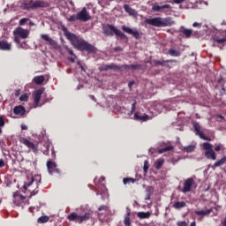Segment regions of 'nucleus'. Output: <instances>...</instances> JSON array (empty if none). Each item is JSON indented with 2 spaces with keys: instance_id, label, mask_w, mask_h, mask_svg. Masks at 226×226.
Masks as SVG:
<instances>
[{
  "instance_id": "f257e3e1",
  "label": "nucleus",
  "mask_w": 226,
  "mask_h": 226,
  "mask_svg": "<svg viewBox=\"0 0 226 226\" xmlns=\"http://www.w3.org/2000/svg\"><path fill=\"white\" fill-rule=\"evenodd\" d=\"M65 36L69 40V41L78 50H86V52L93 53L96 50L94 46L91 45V43L84 41L83 39H79L77 35L72 34L70 32H65Z\"/></svg>"
},
{
  "instance_id": "f03ea898",
  "label": "nucleus",
  "mask_w": 226,
  "mask_h": 226,
  "mask_svg": "<svg viewBox=\"0 0 226 226\" xmlns=\"http://www.w3.org/2000/svg\"><path fill=\"white\" fill-rule=\"evenodd\" d=\"M146 23L154 27H167L169 26H174L176 22L172 21L170 18H152L146 19Z\"/></svg>"
},
{
  "instance_id": "7ed1b4c3",
  "label": "nucleus",
  "mask_w": 226,
  "mask_h": 226,
  "mask_svg": "<svg viewBox=\"0 0 226 226\" xmlns=\"http://www.w3.org/2000/svg\"><path fill=\"white\" fill-rule=\"evenodd\" d=\"M13 34L14 41L17 43L18 49H22V43H20V40H26L29 37V30L19 26L14 29Z\"/></svg>"
},
{
  "instance_id": "20e7f679",
  "label": "nucleus",
  "mask_w": 226,
  "mask_h": 226,
  "mask_svg": "<svg viewBox=\"0 0 226 226\" xmlns=\"http://www.w3.org/2000/svg\"><path fill=\"white\" fill-rule=\"evenodd\" d=\"M69 22H75L76 20H79L80 22H87V20H91V15L87 13V9L84 7L77 14H73L67 18Z\"/></svg>"
},
{
  "instance_id": "39448f33",
  "label": "nucleus",
  "mask_w": 226,
  "mask_h": 226,
  "mask_svg": "<svg viewBox=\"0 0 226 226\" xmlns=\"http://www.w3.org/2000/svg\"><path fill=\"white\" fill-rule=\"evenodd\" d=\"M91 216H93V211L88 210L83 215H79L77 213H71L67 218L68 220H70V222H75L76 223H82L83 222H87V220H89Z\"/></svg>"
},
{
  "instance_id": "423d86ee",
  "label": "nucleus",
  "mask_w": 226,
  "mask_h": 226,
  "mask_svg": "<svg viewBox=\"0 0 226 226\" xmlns=\"http://www.w3.org/2000/svg\"><path fill=\"white\" fill-rule=\"evenodd\" d=\"M103 33L106 36H112L114 34L119 38H126V35L121 32V30L116 28V26L112 25H108L103 27Z\"/></svg>"
},
{
  "instance_id": "0eeeda50",
  "label": "nucleus",
  "mask_w": 226,
  "mask_h": 226,
  "mask_svg": "<svg viewBox=\"0 0 226 226\" xmlns=\"http://www.w3.org/2000/svg\"><path fill=\"white\" fill-rule=\"evenodd\" d=\"M170 105H172V103L169 102H165L163 104L161 102H155L154 105L153 106L154 114H162V112H163V109H166V110H172Z\"/></svg>"
},
{
  "instance_id": "6e6552de",
  "label": "nucleus",
  "mask_w": 226,
  "mask_h": 226,
  "mask_svg": "<svg viewBox=\"0 0 226 226\" xmlns=\"http://www.w3.org/2000/svg\"><path fill=\"white\" fill-rule=\"evenodd\" d=\"M41 38L42 40H44V41H47L49 43V45H50L56 50L61 49V46H59V44H57V41H55L54 39H52L50 36H49V34H41Z\"/></svg>"
},
{
  "instance_id": "1a4fd4ad",
  "label": "nucleus",
  "mask_w": 226,
  "mask_h": 226,
  "mask_svg": "<svg viewBox=\"0 0 226 226\" xmlns=\"http://www.w3.org/2000/svg\"><path fill=\"white\" fill-rule=\"evenodd\" d=\"M45 91V88H40L38 90H35L33 94L34 96V107L36 109L37 107H40V100H41V95L43 94Z\"/></svg>"
},
{
  "instance_id": "9d476101",
  "label": "nucleus",
  "mask_w": 226,
  "mask_h": 226,
  "mask_svg": "<svg viewBox=\"0 0 226 226\" xmlns=\"http://www.w3.org/2000/svg\"><path fill=\"white\" fill-rule=\"evenodd\" d=\"M122 30L124 33H127V34H132L136 40H140V33L137 29H132L126 26H122Z\"/></svg>"
},
{
  "instance_id": "9b49d317",
  "label": "nucleus",
  "mask_w": 226,
  "mask_h": 226,
  "mask_svg": "<svg viewBox=\"0 0 226 226\" xmlns=\"http://www.w3.org/2000/svg\"><path fill=\"white\" fill-rule=\"evenodd\" d=\"M19 141L21 142V144H24V146H26V147H28L29 149H32L34 153H38V147H36L34 143L29 141V139L26 138H20Z\"/></svg>"
},
{
  "instance_id": "f8f14e48",
  "label": "nucleus",
  "mask_w": 226,
  "mask_h": 226,
  "mask_svg": "<svg viewBox=\"0 0 226 226\" xmlns=\"http://www.w3.org/2000/svg\"><path fill=\"white\" fill-rule=\"evenodd\" d=\"M195 181L193 178H188L184 183V188L182 190L183 193H188V192H192V188H193V184Z\"/></svg>"
},
{
  "instance_id": "ddd939ff",
  "label": "nucleus",
  "mask_w": 226,
  "mask_h": 226,
  "mask_svg": "<svg viewBox=\"0 0 226 226\" xmlns=\"http://www.w3.org/2000/svg\"><path fill=\"white\" fill-rule=\"evenodd\" d=\"M47 168L49 170V174H59V169H57V164L54 162L48 161L47 162Z\"/></svg>"
},
{
  "instance_id": "4468645a",
  "label": "nucleus",
  "mask_w": 226,
  "mask_h": 226,
  "mask_svg": "<svg viewBox=\"0 0 226 226\" xmlns=\"http://www.w3.org/2000/svg\"><path fill=\"white\" fill-rule=\"evenodd\" d=\"M134 119L135 121H141L142 123L146 121H149L150 119H153V117H150L147 114H140V112L134 113Z\"/></svg>"
},
{
  "instance_id": "2eb2a0df",
  "label": "nucleus",
  "mask_w": 226,
  "mask_h": 226,
  "mask_svg": "<svg viewBox=\"0 0 226 226\" xmlns=\"http://www.w3.org/2000/svg\"><path fill=\"white\" fill-rule=\"evenodd\" d=\"M192 126L194 128L196 135H199L200 139H202V140H207V137H206V135H204V132L200 131V124L199 123L193 122Z\"/></svg>"
},
{
  "instance_id": "dca6fc26",
  "label": "nucleus",
  "mask_w": 226,
  "mask_h": 226,
  "mask_svg": "<svg viewBox=\"0 0 226 226\" xmlns=\"http://www.w3.org/2000/svg\"><path fill=\"white\" fill-rule=\"evenodd\" d=\"M109 70H119V66L116 64H102L99 67V72H109Z\"/></svg>"
},
{
  "instance_id": "f3484780",
  "label": "nucleus",
  "mask_w": 226,
  "mask_h": 226,
  "mask_svg": "<svg viewBox=\"0 0 226 226\" xmlns=\"http://www.w3.org/2000/svg\"><path fill=\"white\" fill-rule=\"evenodd\" d=\"M153 11H165V10H170V4H163V5H153Z\"/></svg>"
},
{
  "instance_id": "a211bd4d",
  "label": "nucleus",
  "mask_w": 226,
  "mask_h": 226,
  "mask_svg": "<svg viewBox=\"0 0 226 226\" xmlns=\"http://www.w3.org/2000/svg\"><path fill=\"white\" fill-rule=\"evenodd\" d=\"M13 113L16 116H24V114H26V108H24L22 105L16 106L13 109Z\"/></svg>"
},
{
  "instance_id": "6ab92c4d",
  "label": "nucleus",
  "mask_w": 226,
  "mask_h": 226,
  "mask_svg": "<svg viewBox=\"0 0 226 226\" xmlns=\"http://www.w3.org/2000/svg\"><path fill=\"white\" fill-rule=\"evenodd\" d=\"M48 6H49V4L45 1H41V0L34 1V10L36 8H47Z\"/></svg>"
},
{
  "instance_id": "aec40b11",
  "label": "nucleus",
  "mask_w": 226,
  "mask_h": 226,
  "mask_svg": "<svg viewBox=\"0 0 226 226\" xmlns=\"http://www.w3.org/2000/svg\"><path fill=\"white\" fill-rule=\"evenodd\" d=\"M194 213L198 216H201L203 218V216H207L208 215H211V213H213V208L206 210H196Z\"/></svg>"
},
{
  "instance_id": "412c9836",
  "label": "nucleus",
  "mask_w": 226,
  "mask_h": 226,
  "mask_svg": "<svg viewBox=\"0 0 226 226\" xmlns=\"http://www.w3.org/2000/svg\"><path fill=\"white\" fill-rule=\"evenodd\" d=\"M179 33H182L185 38H190L192 36V29L185 28V26H180Z\"/></svg>"
},
{
  "instance_id": "4be33fe9",
  "label": "nucleus",
  "mask_w": 226,
  "mask_h": 226,
  "mask_svg": "<svg viewBox=\"0 0 226 226\" xmlns=\"http://www.w3.org/2000/svg\"><path fill=\"white\" fill-rule=\"evenodd\" d=\"M205 156L208 159V160H216V153H215V150H207L205 152Z\"/></svg>"
},
{
  "instance_id": "5701e85b",
  "label": "nucleus",
  "mask_w": 226,
  "mask_h": 226,
  "mask_svg": "<svg viewBox=\"0 0 226 226\" xmlns=\"http://www.w3.org/2000/svg\"><path fill=\"white\" fill-rule=\"evenodd\" d=\"M22 6L24 10H34V0L25 2Z\"/></svg>"
},
{
  "instance_id": "b1692460",
  "label": "nucleus",
  "mask_w": 226,
  "mask_h": 226,
  "mask_svg": "<svg viewBox=\"0 0 226 226\" xmlns=\"http://www.w3.org/2000/svg\"><path fill=\"white\" fill-rule=\"evenodd\" d=\"M0 50H11V44L4 41H0Z\"/></svg>"
},
{
  "instance_id": "393cba45",
  "label": "nucleus",
  "mask_w": 226,
  "mask_h": 226,
  "mask_svg": "<svg viewBox=\"0 0 226 226\" xmlns=\"http://www.w3.org/2000/svg\"><path fill=\"white\" fill-rule=\"evenodd\" d=\"M33 82H34V84H37V86H41V84H43V82H45V77L43 75L35 76L33 79Z\"/></svg>"
},
{
  "instance_id": "a878e982",
  "label": "nucleus",
  "mask_w": 226,
  "mask_h": 226,
  "mask_svg": "<svg viewBox=\"0 0 226 226\" xmlns=\"http://www.w3.org/2000/svg\"><path fill=\"white\" fill-rule=\"evenodd\" d=\"M214 41H216L219 45H223V43H226V36L220 37L218 35H215L213 37Z\"/></svg>"
},
{
  "instance_id": "bb28decb",
  "label": "nucleus",
  "mask_w": 226,
  "mask_h": 226,
  "mask_svg": "<svg viewBox=\"0 0 226 226\" xmlns=\"http://www.w3.org/2000/svg\"><path fill=\"white\" fill-rule=\"evenodd\" d=\"M64 49L68 52V54H70V56H72L69 58L70 61H72V63H75V59H77V56H75V54H73V50H72L70 48H68V46H64Z\"/></svg>"
},
{
  "instance_id": "cd10ccee",
  "label": "nucleus",
  "mask_w": 226,
  "mask_h": 226,
  "mask_svg": "<svg viewBox=\"0 0 226 226\" xmlns=\"http://www.w3.org/2000/svg\"><path fill=\"white\" fill-rule=\"evenodd\" d=\"M186 207V202H185V201H176L173 204V207L175 209H182V207Z\"/></svg>"
},
{
  "instance_id": "c85d7f7f",
  "label": "nucleus",
  "mask_w": 226,
  "mask_h": 226,
  "mask_svg": "<svg viewBox=\"0 0 226 226\" xmlns=\"http://www.w3.org/2000/svg\"><path fill=\"white\" fill-rule=\"evenodd\" d=\"M168 54L172 57H179V56H181V52H179V50L172 49H169Z\"/></svg>"
},
{
  "instance_id": "c756f323",
  "label": "nucleus",
  "mask_w": 226,
  "mask_h": 226,
  "mask_svg": "<svg viewBox=\"0 0 226 226\" xmlns=\"http://www.w3.org/2000/svg\"><path fill=\"white\" fill-rule=\"evenodd\" d=\"M138 216L140 218V220H145L146 218L151 217L150 212H139Z\"/></svg>"
},
{
  "instance_id": "7c9ffc66",
  "label": "nucleus",
  "mask_w": 226,
  "mask_h": 226,
  "mask_svg": "<svg viewBox=\"0 0 226 226\" xmlns=\"http://www.w3.org/2000/svg\"><path fill=\"white\" fill-rule=\"evenodd\" d=\"M226 163V156H223L221 160L215 162L214 167H222V165H225Z\"/></svg>"
},
{
  "instance_id": "2f4dec72",
  "label": "nucleus",
  "mask_w": 226,
  "mask_h": 226,
  "mask_svg": "<svg viewBox=\"0 0 226 226\" xmlns=\"http://www.w3.org/2000/svg\"><path fill=\"white\" fill-rule=\"evenodd\" d=\"M124 10L129 13V15H135V10H133L130 5L125 4L124 5Z\"/></svg>"
},
{
  "instance_id": "473e14b6",
  "label": "nucleus",
  "mask_w": 226,
  "mask_h": 226,
  "mask_svg": "<svg viewBox=\"0 0 226 226\" xmlns=\"http://www.w3.org/2000/svg\"><path fill=\"white\" fill-rule=\"evenodd\" d=\"M183 151H185V153H193V151H195V145H189L187 147H185L183 148Z\"/></svg>"
},
{
  "instance_id": "72a5a7b5",
  "label": "nucleus",
  "mask_w": 226,
  "mask_h": 226,
  "mask_svg": "<svg viewBox=\"0 0 226 226\" xmlns=\"http://www.w3.org/2000/svg\"><path fill=\"white\" fill-rule=\"evenodd\" d=\"M124 223L125 226L132 225V222H130V210H127L126 215L124 217Z\"/></svg>"
},
{
  "instance_id": "f704fd0d",
  "label": "nucleus",
  "mask_w": 226,
  "mask_h": 226,
  "mask_svg": "<svg viewBox=\"0 0 226 226\" xmlns=\"http://www.w3.org/2000/svg\"><path fill=\"white\" fill-rule=\"evenodd\" d=\"M201 147L203 149H205V151H211L213 149V145L206 142V143L201 144Z\"/></svg>"
},
{
  "instance_id": "c9c22d12",
  "label": "nucleus",
  "mask_w": 226,
  "mask_h": 226,
  "mask_svg": "<svg viewBox=\"0 0 226 226\" xmlns=\"http://www.w3.org/2000/svg\"><path fill=\"white\" fill-rule=\"evenodd\" d=\"M172 149H174V147L172 146H168L166 147L161 148L159 149L158 153L160 154H163V153H167V151H172Z\"/></svg>"
},
{
  "instance_id": "e433bc0d",
  "label": "nucleus",
  "mask_w": 226,
  "mask_h": 226,
  "mask_svg": "<svg viewBox=\"0 0 226 226\" xmlns=\"http://www.w3.org/2000/svg\"><path fill=\"white\" fill-rule=\"evenodd\" d=\"M38 223H47L49 222V216L43 215L38 218L37 220Z\"/></svg>"
},
{
  "instance_id": "4c0bfd02",
  "label": "nucleus",
  "mask_w": 226,
  "mask_h": 226,
  "mask_svg": "<svg viewBox=\"0 0 226 226\" xmlns=\"http://www.w3.org/2000/svg\"><path fill=\"white\" fill-rule=\"evenodd\" d=\"M126 70H139L140 68L139 64H130V65H125Z\"/></svg>"
},
{
  "instance_id": "58836bf2",
  "label": "nucleus",
  "mask_w": 226,
  "mask_h": 226,
  "mask_svg": "<svg viewBox=\"0 0 226 226\" xmlns=\"http://www.w3.org/2000/svg\"><path fill=\"white\" fill-rule=\"evenodd\" d=\"M163 159H159L157 160L155 162H154V167L155 169H161L162 168V165H163Z\"/></svg>"
},
{
  "instance_id": "ea45409f",
  "label": "nucleus",
  "mask_w": 226,
  "mask_h": 226,
  "mask_svg": "<svg viewBox=\"0 0 226 226\" xmlns=\"http://www.w3.org/2000/svg\"><path fill=\"white\" fill-rule=\"evenodd\" d=\"M167 63H170V60H163V61H155V64H160L161 66H167L169 67V64H167Z\"/></svg>"
},
{
  "instance_id": "a19ab883",
  "label": "nucleus",
  "mask_w": 226,
  "mask_h": 226,
  "mask_svg": "<svg viewBox=\"0 0 226 226\" xmlns=\"http://www.w3.org/2000/svg\"><path fill=\"white\" fill-rule=\"evenodd\" d=\"M34 183V178H31L30 182H26L25 185H23L24 190H27L29 186H31Z\"/></svg>"
},
{
  "instance_id": "79ce46f5",
  "label": "nucleus",
  "mask_w": 226,
  "mask_h": 226,
  "mask_svg": "<svg viewBox=\"0 0 226 226\" xmlns=\"http://www.w3.org/2000/svg\"><path fill=\"white\" fill-rule=\"evenodd\" d=\"M135 179L134 178H130V177H125L123 179V183L124 185H128V183H135Z\"/></svg>"
},
{
  "instance_id": "37998d69",
  "label": "nucleus",
  "mask_w": 226,
  "mask_h": 226,
  "mask_svg": "<svg viewBox=\"0 0 226 226\" xmlns=\"http://www.w3.org/2000/svg\"><path fill=\"white\" fill-rule=\"evenodd\" d=\"M29 100V95L27 94H24L19 97L20 102H27Z\"/></svg>"
},
{
  "instance_id": "c03bdc74",
  "label": "nucleus",
  "mask_w": 226,
  "mask_h": 226,
  "mask_svg": "<svg viewBox=\"0 0 226 226\" xmlns=\"http://www.w3.org/2000/svg\"><path fill=\"white\" fill-rule=\"evenodd\" d=\"M148 169H149V162L147 161H145L144 166H143V170H144L145 174L147 173Z\"/></svg>"
},
{
  "instance_id": "a18cd8bd",
  "label": "nucleus",
  "mask_w": 226,
  "mask_h": 226,
  "mask_svg": "<svg viewBox=\"0 0 226 226\" xmlns=\"http://www.w3.org/2000/svg\"><path fill=\"white\" fill-rule=\"evenodd\" d=\"M135 109H137V101H134V102L132 104L131 115H132L133 112H135Z\"/></svg>"
},
{
  "instance_id": "49530a36",
  "label": "nucleus",
  "mask_w": 226,
  "mask_h": 226,
  "mask_svg": "<svg viewBox=\"0 0 226 226\" xmlns=\"http://www.w3.org/2000/svg\"><path fill=\"white\" fill-rule=\"evenodd\" d=\"M26 22H29V19L28 18H23L19 20V26H24V24H26Z\"/></svg>"
},
{
  "instance_id": "de8ad7c7",
  "label": "nucleus",
  "mask_w": 226,
  "mask_h": 226,
  "mask_svg": "<svg viewBox=\"0 0 226 226\" xmlns=\"http://www.w3.org/2000/svg\"><path fill=\"white\" fill-rule=\"evenodd\" d=\"M192 27H198V29H199V28H200V27H202V23L194 22V23L192 24Z\"/></svg>"
},
{
  "instance_id": "09e8293b",
  "label": "nucleus",
  "mask_w": 226,
  "mask_h": 226,
  "mask_svg": "<svg viewBox=\"0 0 226 226\" xmlns=\"http://www.w3.org/2000/svg\"><path fill=\"white\" fill-rule=\"evenodd\" d=\"M177 226H186V221H180L177 222Z\"/></svg>"
},
{
  "instance_id": "8fccbe9b",
  "label": "nucleus",
  "mask_w": 226,
  "mask_h": 226,
  "mask_svg": "<svg viewBox=\"0 0 226 226\" xmlns=\"http://www.w3.org/2000/svg\"><path fill=\"white\" fill-rule=\"evenodd\" d=\"M147 193L148 195H153V188L152 187H147Z\"/></svg>"
},
{
  "instance_id": "3c124183",
  "label": "nucleus",
  "mask_w": 226,
  "mask_h": 226,
  "mask_svg": "<svg viewBox=\"0 0 226 226\" xmlns=\"http://www.w3.org/2000/svg\"><path fill=\"white\" fill-rule=\"evenodd\" d=\"M29 192L31 193V197H33V196L36 195V193H38V190H33V191L29 190Z\"/></svg>"
},
{
  "instance_id": "603ef678",
  "label": "nucleus",
  "mask_w": 226,
  "mask_h": 226,
  "mask_svg": "<svg viewBox=\"0 0 226 226\" xmlns=\"http://www.w3.org/2000/svg\"><path fill=\"white\" fill-rule=\"evenodd\" d=\"M216 117H217V121H223V119H225L222 115H217Z\"/></svg>"
},
{
  "instance_id": "864d4df0",
  "label": "nucleus",
  "mask_w": 226,
  "mask_h": 226,
  "mask_svg": "<svg viewBox=\"0 0 226 226\" xmlns=\"http://www.w3.org/2000/svg\"><path fill=\"white\" fill-rule=\"evenodd\" d=\"M4 126V119H3V117H0V127Z\"/></svg>"
},
{
  "instance_id": "5fc2aeb1",
  "label": "nucleus",
  "mask_w": 226,
  "mask_h": 226,
  "mask_svg": "<svg viewBox=\"0 0 226 226\" xmlns=\"http://www.w3.org/2000/svg\"><path fill=\"white\" fill-rule=\"evenodd\" d=\"M114 50H115V52H122V50H123V48H121V47H116L115 49H114Z\"/></svg>"
},
{
  "instance_id": "6e6d98bb",
  "label": "nucleus",
  "mask_w": 226,
  "mask_h": 226,
  "mask_svg": "<svg viewBox=\"0 0 226 226\" xmlns=\"http://www.w3.org/2000/svg\"><path fill=\"white\" fill-rule=\"evenodd\" d=\"M104 209H107V206H105V205H102V206L99 207V208H98L99 211H103Z\"/></svg>"
},
{
  "instance_id": "4d7b16f0",
  "label": "nucleus",
  "mask_w": 226,
  "mask_h": 226,
  "mask_svg": "<svg viewBox=\"0 0 226 226\" xmlns=\"http://www.w3.org/2000/svg\"><path fill=\"white\" fill-rule=\"evenodd\" d=\"M185 0H173V3H175L176 4H181V3H183Z\"/></svg>"
},
{
  "instance_id": "13d9d810",
  "label": "nucleus",
  "mask_w": 226,
  "mask_h": 226,
  "mask_svg": "<svg viewBox=\"0 0 226 226\" xmlns=\"http://www.w3.org/2000/svg\"><path fill=\"white\" fill-rule=\"evenodd\" d=\"M3 167H4V161L0 159V169H3Z\"/></svg>"
},
{
  "instance_id": "bf43d9fd",
  "label": "nucleus",
  "mask_w": 226,
  "mask_h": 226,
  "mask_svg": "<svg viewBox=\"0 0 226 226\" xmlns=\"http://www.w3.org/2000/svg\"><path fill=\"white\" fill-rule=\"evenodd\" d=\"M133 84H135V81H130L128 83V86H129L130 89H132V87H133Z\"/></svg>"
},
{
  "instance_id": "052dcab7",
  "label": "nucleus",
  "mask_w": 226,
  "mask_h": 226,
  "mask_svg": "<svg viewBox=\"0 0 226 226\" xmlns=\"http://www.w3.org/2000/svg\"><path fill=\"white\" fill-rule=\"evenodd\" d=\"M145 200H151V194L147 193V197L145 198Z\"/></svg>"
},
{
  "instance_id": "680f3d73",
  "label": "nucleus",
  "mask_w": 226,
  "mask_h": 226,
  "mask_svg": "<svg viewBox=\"0 0 226 226\" xmlns=\"http://www.w3.org/2000/svg\"><path fill=\"white\" fill-rule=\"evenodd\" d=\"M67 3H68V4H71V6H75V4H73V1H72V0H68L67 1Z\"/></svg>"
},
{
  "instance_id": "e2e57ef3",
  "label": "nucleus",
  "mask_w": 226,
  "mask_h": 226,
  "mask_svg": "<svg viewBox=\"0 0 226 226\" xmlns=\"http://www.w3.org/2000/svg\"><path fill=\"white\" fill-rule=\"evenodd\" d=\"M223 79H225V77L222 76V78H220V79L217 80L218 84H222Z\"/></svg>"
},
{
  "instance_id": "0e129e2a",
  "label": "nucleus",
  "mask_w": 226,
  "mask_h": 226,
  "mask_svg": "<svg viewBox=\"0 0 226 226\" xmlns=\"http://www.w3.org/2000/svg\"><path fill=\"white\" fill-rule=\"evenodd\" d=\"M21 130H27V125L22 124H21Z\"/></svg>"
},
{
  "instance_id": "69168bd1",
  "label": "nucleus",
  "mask_w": 226,
  "mask_h": 226,
  "mask_svg": "<svg viewBox=\"0 0 226 226\" xmlns=\"http://www.w3.org/2000/svg\"><path fill=\"white\" fill-rule=\"evenodd\" d=\"M215 151H220V149H222V146L221 145H218L215 147Z\"/></svg>"
},
{
  "instance_id": "338daca9",
  "label": "nucleus",
  "mask_w": 226,
  "mask_h": 226,
  "mask_svg": "<svg viewBox=\"0 0 226 226\" xmlns=\"http://www.w3.org/2000/svg\"><path fill=\"white\" fill-rule=\"evenodd\" d=\"M15 96H20V90H16Z\"/></svg>"
},
{
  "instance_id": "774afa93",
  "label": "nucleus",
  "mask_w": 226,
  "mask_h": 226,
  "mask_svg": "<svg viewBox=\"0 0 226 226\" xmlns=\"http://www.w3.org/2000/svg\"><path fill=\"white\" fill-rule=\"evenodd\" d=\"M100 183H102V181H105V177H102L100 179H99Z\"/></svg>"
}]
</instances>
